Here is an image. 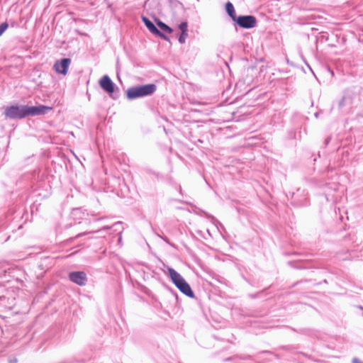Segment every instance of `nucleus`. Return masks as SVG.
<instances>
[{"mask_svg": "<svg viewBox=\"0 0 363 363\" xmlns=\"http://www.w3.org/2000/svg\"><path fill=\"white\" fill-rule=\"evenodd\" d=\"M225 9L228 14L232 18V19L235 21L238 17L235 15V11L233 5L230 2H228L225 4Z\"/></svg>", "mask_w": 363, "mask_h": 363, "instance_id": "nucleus-11", "label": "nucleus"}, {"mask_svg": "<svg viewBox=\"0 0 363 363\" xmlns=\"http://www.w3.org/2000/svg\"><path fill=\"white\" fill-rule=\"evenodd\" d=\"M157 25L160 27V28L168 33H172V29L168 26L167 25H166L164 23L160 21H157Z\"/></svg>", "mask_w": 363, "mask_h": 363, "instance_id": "nucleus-12", "label": "nucleus"}, {"mask_svg": "<svg viewBox=\"0 0 363 363\" xmlns=\"http://www.w3.org/2000/svg\"><path fill=\"white\" fill-rule=\"evenodd\" d=\"M179 28L181 30V34L179 37V42L184 44L188 37V24L186 22H182L179 25Z\"/></svg>", "mask_w": 363, "mask_h": 363, "instance_id": "nucleus-10", "label": "nucleus"}, {"mask_svg": "<svg viewBox=\"0 0 363 363\" xmlns=\"http://www.w3.org/2000/svg\"><path fill=\"white\" fill-rule=\"evenodd\" d=\"M101 87L106 92L111 94L114 91V86L108 76H104L99 81Z\"/></svg>", "mask_w": 363, "mask_h": 363, "instance_id": "nucleus-9", "label": "nucleus"}, {"mask_svg": "<svg viewBox=\"0 0 363 363\" xmlns=\"http://www.w3.org/2000/svg\"><path fill=\"white\" fill-rule=\"evenodd\" d=\"M168 273L172 282L183 294L189 297H194V292L192 291L190 286L177 272L174 269L169 267Z\"/></svg>", "mask_w": 363, "mask_h": 363, "instance_id": "nucleus-1", "label": "nucleus"}, {"mask_svg": "<svg viewBox=\"0 0 363 363\" xmlns=\"http://www.w3.org/2000/svg\"><path fill=\"white\" fill-rule=\"evenodd\" d=\"M142 20L149 31L152 33L153 35H155L157 36L160 37L163 40L169 42V38L165 35L164 33H162L161 31H160L157 27L154 25V23L150 21L147 17L143 16Z\"/></svg>", "mask_w": 363, "mask_h": 363, "instance_id": "nucleus-6", "label": "nucleus"}, {"mask_svg": "<svg viewBox=\"0 0 363 363\" xmlns=\"http://www.w3.org/2000/svg\"><path fill=\"white\" fill-rule=\"evenodd\" d=\"M52 109V107L43 105H40L38 106H26V116L43 115L45 114L48 111H51Z\"/></svg>", "mask_w": 363, "mask_h": 363, "instance_id": "nucleus-7", "label": "nucleus"}, {"mask_svg": "<svg viewBox=\"0 0 363 363\" xmlns=\"http://www.w3.org/2000/svg\"><path fill=\"white\" fill-rule=\"evenodd\" d=\"M70 64L71 60L69 58H64L60 60H57L54 65L53 69L57 73L66 75Z\"/></svg>", "mask_w": 363, "mask_h": 363, "instance_id": "nucleus-5", "label": "nucleus"}, {"mask_svg": "<svg viewBox=\"0 0 363 363\" xmlns=\"http://www.w3.org/2000/svg\"><path fill=\"white\" fill-rule=\"evenodd\" d=\"M4 116L8 118H23L26 116V106H10L4 110Z\"/></svg>", "mask_w": 363, "mask_h": 363, "instance_id": "nucleus-3", "label": "nucleus"}, {"mask_svg": "<svg viewBox=\"0 0 363 363\" xmlns=\"http://www.w3.org/2000/svg\"><path fill=\"white\" fill-rule=\"evenodd\" d=\"M352 363H362V362L357 359H354L352 360Z\"/></svg>", "mask_w": 363, "mask_h": 363, "instance_id": "nucleus-14", "label": "nucleus"}, {"mask_svg": "<svg viewBox=\"0 0 363 363\" xmlns=\"http://www.w3.org/2000/svg\"><path fill=\"white\" fill-rule=\"evenodd\" d=\"M235 22L241 28H252L255 27L257 19L253 16H240L238 17Z\"/></svg>", "mask_w": 363, "mask_h": 363, "instance_id": "nucleus-4", "label": "nucleus"}, {"mask_svg": "<svg viewBox=\"0 0 363 363\" xmlns=\"http://www.w3.org/2000/svg\"><path fill=\"white\" fill-rule=\"evenodd\" d=\"M9 24L7 23H3L0 25V35L8 28Z\"/></svg>", "mask_w": 363, "mask_h": 363, "instance_id": "nucleus-13", "label": "nucleus"}, {"mask_svg": "<svg viewBox=\"0 0 363 363\" xmlns=\"http://www.w3.org/2000/svg\"><path fill=\"white\" fill-rule=\"evenodd\" d=\"M156 90V86L149 84L141 86H133L127 89L126 95L129 99H134L152 94Z\"/></svg>", "mask_w": 363, "mask_h": 363, "instance_id": "nucleus-2", "label": "nucleus"}, {"mask_svg": "<svg viewBox=\"0 0 363 363\" xmlns=\"http://www.w3.org/2000/svg\"><path fill=\"white\" fill-rule=\"evenodd\" d=\"M69 277L72 282L79 286H84L87 281L86 275L83 272H71Z\"/></svg>", "mask_w": 363, "mask_h": 363, "instance_id": "nucleus-8", "label": "nucleus"}]
</instances>
